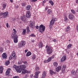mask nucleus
I'll return each mask as SVG.
<instances>
[{"instance_id": "nucleus-1", "label": "nucleus", "mask_w": 78, "mask_h": 78, "mask_svg": "<svg viewBox=\"0 0 78 78\" xmlns=\"http://www.w3.org/2000/svg\"><path fill=\"white\" fill-rule=\"evenodd\" d=\"M20 69L21 71L22 72V74H25L26 73H30V72L28 71L27 70L25 69L27 67V66L25 65H23L20 66Z\"/></svg>"}, {"instance_id": "nucleus-2", "label": "nucleus", "mask_w": 78, "mask_h": 78, "mask_svg": "<svg viewBox=\"0 0 78 78\" xmlns=\"http://www.w3.org/2000/svg\"><path fill=\"white\" fill-rule=\"evenodd\" d=\"M35 70L36 71L35 75L34 76V78H38V76H39V74L41 73V72L39 71V67L38 66H36L35 68Z\"/></svg>"}, {"instance_id": "nucleus-3", "label": "nucleus", "mask_w": 78, "mask_h": 78, "mask_svg": "<svg viewBox=\"0 0 78 78\" xmlns=\"http://www.w3.org/2000/svg\"><path fill=\"white\" fill-rule=\"evenodd\" d=\"M46 52L48 54H50L53 52V48L52 47L46 46Z\"/></svg>"}, {"instance_id": "nucleus-4", "label": "nucleus", "mask_w": 78, "mask_h": 78, "mask_svg": "<svg viewBox=\"0 0 78 78\" xmlns=\"http://www.w3.org/2000/svg\"><path fill=\"white\" fill-rule=\"evenodd\" d=\"M45 26L41 25H40L39 27V31L41 33H43L45 31Z\"/></svg>"}, {"instance_id": "nucleus-5", "label": "nucleus", "mask_w": 78, "mask_h": 78, "mask_svg": "<svg viewBox=\"0 0 78 78\" xmlns=\"http://www.w3.org/2000/svg\"><path fill=\"white\" fill-rule=\"evenodd\" d=\"M13 68H14L18 73H21V71L20 66L14 65L13 66Z\"/></svg>"}, {"instance_id": "nucleus-6", "label": "nucleus", "mask_w": 78, "mask_h": 78, "mask_svg": "<svg viewBox=\"0 0 78 78\" xmlns=\"http://www.w3.org/2000/svg\"><path fill=\"white\" fill-rule=\"evenodd\" d=\"M0 16L3 17V18H6V17H7V16H8V12H1L0 13Z\"/></svg>"}, {"instance_id": "nucleus-7", "label": "nucleus", "mask_w": 78, "mask_h": 78, "mask_svg": "<svg viewBox=\"0 0 78 78\" xmlns=\"http://www.w3.org/2000/svg\"><path fill=\"white\" fill-rule=\"evenodd\" d=\"M26 43L24 41H22L21 42L18 44V47L19 48H21L22 47H23L25 45Z\"/></svg>"}, {"instance_id": "nucleus-8", "label": "nucleus", "mask_w": 78, "mask_h": 78, "mask_svg": "<svg viewBox=\"0 0 78 78\" xmlns=\"http://www.w3.org/2000/svg\"><path fill=\"white\" fill-rule=\"evenodd\" d=\"M12 38L14 39V43H17L18 42V36H12Z\"/></svg>"}, {"instance_id": "nucleus-9", "label": "nucleus", "mask_w": 78, "mask_h": 78, "mask_svg": "<svg viewBox=\"0 0 78 78\" xmlns=\"http://www.w3.org/2000/svg\"><path fill=\"white\" fill-rule=\"evenodd\" d=\"M54 21V20H53V19H52L50 22V24L49 26V27H50V28H51L53 25L55 24V21Z\"/></svg>"}, {"instance_id": "nucleus-10", "label": "nucleus", "mask_w": 78, "mask_h": 78, "mask_svg": "<svg viewBox=\"0 0 78 78\" xmlns=\"http://www.w3.org/2000/svg\"><path fill=\"white\" fill-rule=\"evenodd\" d=\"M13 31L14 32H13L12 34V35H11L12 36H17V35L16 34L17 33V31H16V29H13Z\"/></svg>"}, {"instance_id": "nucleus-11", "label": "nucleus", "mask_w": 78, "mask_h": 78, "mask_svg": "<svg viewBox=\"0 0 78 78\" xmlns=\"http://www.w3.org/2000/svg\"><path fill=\"white\" fill-rule=\"evenodd\" d=\"M26 16L27 18H30V17H31V13H30V12L29 11L27 12Z\"/></svg>"}, {"instance_id": "nucleus-12", "label": "nucleus", "mask_w": 78, "mask_h": 78, "mask_svg": "<svg viewBox=\"0 0 78 78\" xmlns=\"http://www.w3.org/2000/svg\"><path fill=\"white\" fill-rule=\"evenodd\" d=\"M64 16L65 17H64V21L66 22H68V20H69V19H68V18H67V15L65 14L64 15Z\"/></svg>"}, {"instance_id": "nucleus-13", "label": "nucleus", "mask_w": 78, "mask_h": 78, "mask_svg": "<svg viewBox=\"0 0 78 78\" xmlns=\"http://www.w3.org/2000/svg\"><path fill=\"white\" fill-rule=\"evenodd\" d=\"M66 56L65 55L61 59V62H64V61H65V60H66Z\"/></svg>"}, {"instance_id": "nucleus-14", "label": "nucleus", "mask_w": 78, "mask_h": 78, "mask_svg": "<svg viewBox=\"0 0 78 78\" xmlns=\"http://www.w3.org/2000/svg\"><path fill=\"white\" fill-rule=\"evenodd\" d=\"M21 18L23 22H25L26 20V17L25 15H23L22 16H21Z\"/></svg>"}, {"instance_id": "nucleus-15", "label": "nucleus", "mask_w": 78, "mask_h": 78, "mask_svg": "<svg viewBox=\"0 0 78 78\" xmlns=\"http://www.w3.org/2000/svg\"><path fill=\"white\" fill-rule=\"evenodd\" d=\"M2 57L3 59H6V58H7L6 53H3L2 55Z\"/></svg>"}, {"instance_id": "nucleus-16", "label": "nucleus", "mask_w": 78, "mask_h": 78, "mask_svg": "<svg viewBox=\"0 0 78 78\" xmlns=\"http://www.w3.org/2000/svg\"><path fill=\"white\" fill-rule=\"evenodd\" d=\"M66 68V65H64L63 66V67L62 69V73H64L65 72V70Z\"/></svg>"}, {"instance_id": "nucleus-17", "label": "nucleus", "mask_w": 78, "mask_h": 78, "mask_svg": "<svg viewBox=\"0 0 78 78\" xmlns=\"http://www.w3.org/2000/svg\"><path fill=\"white\" fill-rule=\"evenodd\" d=\"M30 24L29 25V27H32V26H33L35 24V23H34V21H30Z\"/></svg>"}, {"instance_id": "nucleus-18", "label": "nucleus", "mask_w": 78, "mask_h": 78, "mask_svg": "<svg viewBox=\"0 0 78 78\" xmlns=\"http://www.w3.org/2000/svg\"><path fill=\"white\" fill-rule=\"evenodd\" d=\"M56 72H58L61 69V66H60L56 68Z\"/></svg>"}, {"instance_id": "nucleus-19", "label": "nucleus", "mask_w": 78, "mask_h": 78, "mask_svg": "<svg viewBox=\"0 0 78 78\" xmlns=\"http://www.w3.org/2000/svg\"><path fill=\"white\" fill-rule=\"evenodd\" d=\"M69 19H73V15L72 14H70L69 16Z\"/></svg>"}, {"instance_id": "nucleus-20", "label": "nucleus", "mask_w": 78, "mask_h": 78, "mask_svg": "<svg viewBox=\"0 0 78 78\" xmlns=\"http://www.w3.org/2000/svg\"><path fill=\"white\" fill-rule=\"evenodd\" d=\"M53 58H54V56H52V57H50L48 59V62H50V61L51 59H53Z\"/></svg>"}, {"instance_id": "nucleus-21", "label": "nucleus", "mask_w": 78, "mask_h": 78, "mask_svg": "<svg viewBox=\"0 0 78 78\" xmlns=\"http://www.w3.org/2000/svg\"><path fill=\"white\" fill-rule=\"evenodd\" d=\"M3 71V67L0 66V73H2Z\"/></svg>"}, {"instance_id": "nucleus-22", "label": "nucleus", "mask_w": 78, "mask_h": 78, "mask_svg": "<svg viewBox=\"0 0 78 78\" xmlns=\"http://www.w3.org/2000/svg\"><path fill=\"white\" fill-rule=\"evenodd\" d=\"M39 46L40 48H42L43 47V44L42 42H40L39 43Z\"/></svg>"}, {"instance_id": "nucleus-23", "label": "nucleus", "mask_w": 78, "mask_h": 78, "mask_svg": "<svg viewBox=\"0 0 78 78\" xmlns=\"http://www.w3.org/2000/svg\"><path fill=\"white\" fill-rule=\"evenodd\" d=\"M30 55H31V52L30 51L28 52L26 54V56H30Z\"/></svg>"}, {"instance_id": "nucleus-24", "label": "nucleus", "mask_w": 78, "mask_h": 78, "mask_svg": "<svg viewBox=\"0 0 78 78\" xmlns=\"http://www.w3.org/2000/svg\"><path fill=\"white\" fill-rule=\"evenodd\" d=\"M71 74L73 75H76V72H75V71L73 70L71 71Z\"/></svg>"}, {"instance_id": "nucleus-25", "label": "nucleus", "mask_w": 78, "mask_h": 78, "mask_svg": "<svg viewBox=\"0 0 78 78\" xmlns=\"http://www.w3.org/2000/svg\"><path fill=\"white\" fill-rule=\"evenodd\" d=\"M31 8V6L29 5H27L26 8V9L28 11V10H30V8Z\"/></svg>"}, {"instance_id": "nucleus-26", "label": "nucleus", "mask_w": 78, "mask_h": 78, "mask_svg": "<svg viewBox=\"0 0 78 78\" xmlns=\"http://www.w3.org/2000/svg\"><path fill=\"white\" fill-rule=\"evenodd\" d=\"M46 75V74L45 73V71L43 72L42 76V78H44L45 77V75Z\"/></svg>"}, {"instance_id": "nucleus-27", "label": "nucleus", "mask_w": 78, "mask_h": 78, "mask_svg": "<svg viewBox=\"0 0 78 78\" xmlns=\"http://www.w3.org/2000/svg\"><path fill=\"white\" fill-rule=\"evenodd\" d=\"M48 14H51V13H52L51 10L50 9H48Z\"/></svg>"}, {"instance_id": "nucleus-28", "label": "nucleus", "mask_w": 78, "mask_h": 78, "mask_svg": "<svg viewBox=\"0 0 78 78\" xmlns=\"http://www.w3.org/2000/svg\"><path fill=\"white\" fill-rule=\"evenodd\" d=\"M53 66L55 67H56L58 66V63L56 62H54L53 63Z\"/></svg>"}, {"instance_id": "nucleus-29", "label": "nucleus", "mask_w": 78, "mask_h": 78, "mask_svg": "<svg viewBox=\"0 0 78 78\" xmlns=\"http://www.w3.org/2000/svg\"><path fill=\"white\" fill-rule=\"evenodd\" d=\"M69 30H70V27L67 26L66 29L65 31H69Z\"/></svg>"}, {"instance_id": "nucleus-30", "label": "nucleus", "mask_w": 78, "mask_h": 78, "mask_svg": "<svg viewBox=\"0 0 78 78\" xmlns=\"http://www.w3.org/2000/svg\"><path fill=\"white\" fill-rule=\"evenodd\" d=\"M16 56V54L13 53V54H12L10 56V57L9 58V59H10V58H11V57H14V56Z\"/></svg>"}, {"instance_id": "nucleus-31", "label": "nucleus", "mask_w": 78, "mask_h": 78, "mask_svg": "<svg viewBox=\"0 0 78 78\" xmlns=\"http://www.w3.org/2000/svg\"><path fill=\"white\" fill-rule=\"evenodd\" d=\"M50 73L51 75H53V74H55L56 73L54 72L52 70H51L50 72Z\"/></svg>"}, {"instance_id": "nucleus-32", "label": "nucleus", "mask_w": 78, "mask_h": 78, "mask_svg": "<svg viewBox=\"0 0 78 78\" xmlns=\"http://www.w3.org/2000/svg\"><path fill=\"white\" fill-rule=\"evenodd\" d=\"M9 70H8L6 72V75H9Z\"/></svg>"}, {"instance_id": "nucleus-33", "label": "nucleus", "mask_w": 78, "mask_h": 78, "mask_svg": "<svg viewBox=\"0 0 78 78\" xmlns=\"http://www.w3.org/2000/svg\"><path fill=\"white\" fill-rule=\"evenodd\" d=\"M9 61H6L5 62V65L6 66H7V65H8L9 64Z\"/></svg>"}, {"instance_id": "nucleus-34", "label": "nucleus", "mask_w": 78, "mask_h": 78, "mask_svg": "<svg viewBox=\"0 0 78 78\" xmlns=\"http://www.w3.org/2000/svg\"><path fill=\"white\" fill-rule=\"evenodd\" d=\"M16 58H17V57L16 56H14L13 57H10V58H11L10 59H13L15 60V59H16Z\"/></svg>"}, {"instance_id": "nucleus-35", "label": "nucleus", "mask_w": 78, "mask_h": 78, "mask_svg": "<svg viewBox=\"0 0 78 78\" xmlns=\"http://www.w3.org/2000/svg\"><path fill=\"white\" fill-rule=\"evenodd\" d=\"M49 3L51 4L52 6H53V5H54V2H52V1L51 0H50V1H49Z\"/></svg>"}, {"instance_id": "nucleus-36", "label": "nucleus", "mask_w": 78, "mask_h": 78, "mask_svg": "<svg viewBox=\"0 0 78 78\" xmlns=\"http://www.w3.org/2000/svg\"><path fill=\"white\" fill-rule=\"evenodd\" d=\"M7 5H6V4H4L3 5H2V8H3V9H5V8H6V6Z\"/></svg>"}, {"instance_id": "nucleus-37", "label": "nucleus", "mask_w": 78, "mask_h": 78, "mask_svg": "<svg viewBox=\"0 0 78 78\" xmlns=\"http://www.w3.org/2000/svg\"><path fill=\"white\" fill-rule=\"evenodd\" d=\"M72 44H69L67 47V49H68V48H71V47H72Z\"/></svg>"}, {"instance_id": "nucleus-38", "label": "nucleus", "mask_w": 78, "mask_h": 78, "mask_svg": "<svg viewBox=\"0 0 78 78\" xmlns=\"http://www.w3.org/2000/svg\"><path fill=\"white\" fill-rule=\"evenodd\" d=\"M27 30L28 32H30V27L28 26L27 27Z\"/></svg>"}, {"instance_id": "nucleus-39", "label": "nucleus", "mask_w": 78, "mask_h": 78, "mask_svg": "<svg viewBox=\"0 0 78 78\" xmlns=\"http://www.w3.org/2000/svg\"><path fill=\"white\" fill-rule=\"evenodd\" d=\"M3 51V48H0V52L1 53H2Z\"/></svg>"}, {"instance_id": "nucleus-40", "label": "nucleus", "mask_w": 78, "mask_h": 78, "mask_svg": "<svg viewBox=\"0 0 78 78\" xmlns=\"http://www.w3.org/2000/svg\"><path fill=\"white\" fill-rule=\"evenodd\" d=\"M30 27H31L30 29L32 30H33V29L34 28H35V26H31Z\"/></svg>"}, {"instance_id": "nucleus-41", "label": "nucleus", "mask_w": 78, "mask_h": 78, "mask_svg": "<svg viewBox=\"0 0 78 78\" xmlns=\"http://www.w3.org/2000/svg\"><path fill=\"white\" fill-rule=\"evenodd\" d=\"M23 35H25V33H26V30H24L22 32Z\"/></svg>"}, {"instance_id": "nucleus-42", "label": "nucleus", "mask_w": 78, "mask_h": 78, "mask_svg": "<svg viewBox=\"0 0 78 78\" xmlns=\"http://www.w3.org/2000/svg\"><path fill=\"white\" fill-rule=\"evenodd\" d=\"M35 58L36 56L35 55H33L32 57V59H35Z\"/></svg>"}, {"instance_id": "nucleus-43", "label": "nucleus", "mask_w": 78, "mask_h": 78, "mask_svg": "<svg viewBox=\"0 0 78 78\" xmlns=\"http://www.w3.org/2000/svg\"><path fill=\"white\" fill-rule=\"evenodd\" d=\"M71 12L73 14H75V11H74V10L72 9L71 10Z\"/></svg>"}, {"instance_id": "nucleus-44", "label": "nucleus", "mask_w": 78, "mask_h": 78, "mask_svg": "<svg viewBox=\"0 0 78 78\" xmlns=\"http://www.w3.org/2000/svg\"><path fill=\"white\" fill-rule=\"evenodd\" d=\"M31 2H37V0H31Z\"/></svg>"}, {"instance_id": "nucleus-45", "label": "nucleus", "mask_w": 78, "mask_h": 78, "mask_svg": "<svg viewBox=\"0 0 78 78\" xmlns=\"http://www.w3.org/2000/svg\"><path fill=\"white\" fill-rule=\"evenodd\" d=\"M30 36H32V37H35V35H34V34H32Z\"/></svg>"}, {"instance_id": "nucleus-46", "label": "nucleus", "mask_w": 78, "mask_h": 78, "mask_svg": "<svg viewBox=\"0 0 78 78\" xmlns=\"http://www.w3.org/2000/svg\"><path fill=\"white\" fill-rule=\"evenodd\" d=\"M48 60H46L44 61V62L45 63H47V62H48Z\"/></svg>"}, {"instance_id": "nucleus-47", "label": "nucleus", "mask_w": 78, "mask_h": 78, "mask_svg": "<svg viewBox=\"0 0 78 78\" xmlns=\"http://www.w3.org/2000/svg\"><path fill=\"white\" fill-rule=\"evenodd\" d=\"M52 20H54V21H56L57 20V18H54V19H53Z\"/></svg>"}, {"instance_id": "nucleus-48", "label": "nucleus", "mask_w": 78, "mask_h": 78, "mask_svg": "<svg viewBox=\"0 0 78 78\" xmlns=\"http://www.w3.org/2000/svg\"><path fill=\"white\" fill-rule=\"evenodd\" d=\"M24 63V64H25V65H26V64H27V61H25L24 62H23Z\"/></svg>"}, {"instance_id": "nucleus-49", "label": "nucleus", "mask_w": 78, "mask_h": 78, "mask_svg": "<svg viewBox=\"0 0 78 78\" xmlns=\"http://www.w3.org/2000/svg\"><path fill=\"white\" fill-rule=\"evenodd\" d=\"M13 78H19V76H17L13 77Z\"/></svg>"}, {"instance_id": "nucleus-50", "label": "nucleus", "mask_w": 78, "mask_h": 78, "mask_svg": "<svg viewBox=\"0 0 78 78\" xmlns=\"http://www.w3.org/2000/svg\"><path fill=\"white\" fill-rule=\"evenodd\" d=\"M18 64H22V62H18Z\"/></svg>"}, {"instance_id": "nucleus-51", "label": "nucleus", "mask_w": 78, "mask_h": 78, "mask_svg": "<svg viewBox=\"0 0 78 78\" xmlns=\"http://www.w3.org/2000/svg\"><path fill=\"white\" fill-rule=\"evenodd\" d=\"M36 29H38V28H39V26H36Z\"/></svg>"}, {"instance_id": "nucleus-52", "label": "nucleus", "mask_w": 78, "mask_h": 78, "mask_svg": "<svg viewBox=\"0 0 78 78\" xmlns=\"http://www.w3.org/2000/svg\"><path fill=\"white\" fill-rule=\"evenodd\" d=\"M22 6H25V3H23L22 4Z\"/></svg>"}, {"instance_id": "nucleus-53", "label": "nucleus", "mask_w": 78, "mask_h": 78, "mask_svg": "<svg viewBox=\"0 0 78 78\" xmlns=\"http://www.w3.org/2000/svg\"><path fill=\"white\" fill-rule=\"evenodd\" d=\"M7 42L9 44H10V41H9V40H7Z\"/></svg>"}, {"instance_id": "nucleus-54", "label": "nucleus", "mask_w": 78, "mask_h": 78, "mask_svg": "<svg viewBox=\"0 0 78 78\" xmlns=\"http://www.w3.org/2000/svg\"><path fill=\"white\" fill-rule=\"evenodd\" d=\"M28 49H27L25 50V53H27V51H28Z\"/></svg>"}, {"instance_id": "nucleus-55", "label": "nucleus", "mask_w": 78, "mask_h": 78, "mask_svg": "<svg viewBox=\"0 0 78 78\" xmlns=\"http://www.w3.org/2000/svg\"><path fill=\"white\" fill-rule=\"evenodd\" d=\"M6 26L7 28H8V23H6Z\"/></svg>"}, {"instance_id": "nucleus-56", "label": "nucleus", "mask_w": 78, "mask_h": 78, "mask_svg": "<svg viewBox=\"0 0 78 78\" xmlns=\"http://www.w3.org/2000/svg\"><path fill=\"white\" fill-rule=\"evenodd\" d=\"M53 42H56V39L54 40Z\"/></svg>"}, {"instance_id": "nucleus-57", "label": "nucleus", "mask_w": 78, "mask_h": 78, "mask_svg": "<svg viewBox=\"0 0 78 78\" xmlns=\"http://www.w3.org/2000/svg\"><path fill=\"white\" fill-rule=\"evenodd\" d=\"M10 2L12 3L13 2V0H10Z\"/></svg>"}, {"instance_id": "nucleus-58", "label": "nucleus", "mask_w": 78, "mask_h": 78, "mask_svg": "<svg viewBox=\"0 0 78 78\" xmlns=\"http://www.w3.org/2000/svg\"><path fill=\"white\" fill-rule=\"evenodd\" d=\"M33 76V75L32 74V75H30V78H32Z\"/></svg>"}, {"instance_id": "nucleus-59", "label": "nucleus", "mask_w": 78, "mask_h": 78, "mask_svg": "<svg viewBox=\"0 0 78 78\" xmlns=\"http://www.w3.org/2000/svg\"><path fill=\"white\" fill-rule=\"evenodd\" d=\"M45 1H43V2H42V3L43 4H44V3H45Z\"/></svg>"}, {"instance_id": "nucleus-60", "label": "nucleus", "mask_w": 78, "mask_h": 78, "mask_svg": "<svg viewBox=\"0 0 78 78\" xmlns=\"http://www.w3.org/2000/svg\"><path fill=\"white\" fill-rule=\"evenodd\" d=\"M31 41L32 42H34V40H32Z\"/></svg>"}, {"instance_id": "nucleus-61", "label": "nucleus", "mask_w": 78, "mask_h": 78, "mask_svg": "<svg viewBox=\"0 0 78 78\" xmlns=\"http://www.w3.org/2000/svg\"><path fill=\"white\" fill-rule=\"evenodd\" d=\"M76 3H78V0H76Z\"/></svg>"}, {"instance_id": "nucleus-62", "label": "nucleus", "mask_w": 78, "mask_h": 78, "mask_svg": "<svg viewBox=\"0 0 78 78\" xmlns=\"http://www.w3.org/2000/svg\"><path fill=\"white\" fill-rule=\"evenodd\" d=\"M47 8H45V10H47Z\"/></svg>"}, {"instance_id": "nucleus-63", "label": "nucleus", "mask_w": 78, "mask_h": 78, "mask_svg": "<svg viewBox=\"0 0 78 78\" xmlns=\"http://www.w3.org/2000/svg\"><path fill=\"white\" fill-rule=\"evenodd\" d=\"M17 8H19V6H17Z\"/></svg>"}, {"instance_id": "nucleus-64", "label": "nucleus", "mask_w": 78, "mask_h": 78, "mask_svg": "<svg viewBox=\"0 0 78 78\" xmlns=\"http://www.w3.org/2000/svg\"><path fill=\"white\" fill-rule=\"evenodd\" d=\"M77 76V77H78V75H77V76Z\"/></svg>"}]
</instances>
